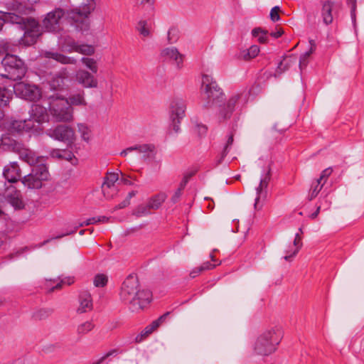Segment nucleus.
Listing matches in <instances>:
<instances>
[{
	"mask_svg": "<svg viewBox=\"0 0 364 364\" xmlns=\"http://www.w3.org/2000/svg\"><path fill=\"white\" fill-rule=\"evenodd\" d=\"M119 298L124 304L129 305L131 311H138L151 302L152 293L141 289L137 277L129 274L122 284Z\"/></svg>",
	"mask_w": 364,
	"mask_h": 364,
	"instance_id": "obj_1",
	"label": "nucleus"
},
{
	"mask_svg": "<svg viewBox=\"0 0 364 364\" xmlns=\"http://www.w3.org/2000/svg\"><path fill=\"white\" fill-rule=\"evenodd\" d=\"M283 338V332L280 327L275 326L262 332L253 344L255 353L267 356L273 353L277 348Z\"/></svg>",
	"mask_w": 364,
	"mask_h": 364,
	"instance_id": "obj_2",
	"label": "nucleus"
},
{
	"mask_svg": "<svg viewBox=\"0 0 364 364\" xmlns=\"http://www.w3.org/2000/svg\"><path fill=\"white\" fill-rule=\"evenodd\" d=\"M5 23L18 24L24 34L20 40V43L25 46H31L36 43L39 36V24L33 18H23L13 13H7L4 15Z\"/></svg>",
	"mask_w": 364,
	"mask_h": 364,
	"instance_id": "obj_3",
	"label": "nucleus"
},
{
	"mask_svg": "<svg viewBox=\"0 0 364 364\" xmlns=\"http://www.w3.org/2000/svg\"><path fill=\"white\" fill-rule=\"evenodd\" d=\"M95 8V0H83L78 7L67 10V19L76 29L87 31L90 26V16Z\"/></svg>",
	"mask_w": 364,
	"mask_h": 364,
	"instance_id": "obj_4",
	"label": "nucleus"
},
{
	"mask_svg": "<svg viewBox=\"0 0 364 364\" xmlns=\"http://www.w3.org/2000/svg\"><path fill=\"white\" fill-rule=\"evenodd\" d=\"M201 94L205 101L203 107L207 109L214 108L215 105L223 103L225 94L212 76L203 75Z\"/></svg>",
	"mask_w": 364,
	"mask_h": 364,
	"instance_id": "obj_5",
	"label": "nucleus"
},
{
	"mask_svg": "<svg viewBox=\"0 0 364 364\" xmlns=\"http://www.w3.org/2000/svg\"><path fill=\"white\" fill-rule=\"evenodd\" d=\"M0 146H1L5 150L17 153L19 155L20 159L31 166L40 162L39 159L41 157L37 156L35 152L26 148L23 144L14 140L9 134H4L1 136Z\"/></svg>",
	"mask_w": 364,
	"mask_h": 364,
	"instance_id": "obj_6",
	"label": "nucleus"
},
{
	"mask_svg": "<svg viewBox=\"0 0 364 364\" xmlns=\"http://www.w3.org/2000/svg\"><path fill=\"white\" fill-rule=\"evenodd\" d=\"M5 73L1 75L14 81L21 80L27 71V67L23 60L17 55L7 54L1 60Z\"/></svg>",
	"mask_w": 364,
	"mask_h": 364,
	"instance_id": "obj_7",
	"label": "nucleus"
},
{
	"mask_svg": "<svg viewBox=\"0 0 364 364\" xmlns=\"http://www.w3.org/2000/svg\"><path fill=\"white\" fill-rule=\"evenodd\" d=\"M48 112L57 122H70L73 120V108L63 98H55L49 102Z\"/></svg>",
	"mask_w": 364,
	"mask_h": 364,
	"instance_id": "obj_8",
	"label": "nucleus"
},
{
	"mask_svg": "<svg viewBox=\"0 0 364 364\" xmlns=\"http://www.w3.org/2000/svg\"><path fill=\"white\" fill-rule=\"evenodd\" d=\"M33 166L31 172L22 178L21 182L28 188L38 189L42 187L43 181L48 179V171L46 166L43 164Z\"/></svg>",
	"mask_w": 364,
	"mask_h": 364,
	"instance_id": "obj_9",
	"label": "nucleus"
},
{
	"mask_svg": "<svg viewBox=\"0 0 364 364\" xmlns=\"http://www.w3.org/2000/svg\"><path fill=\"white\" fill-rule=\"evenodd\" d=\"M67 18V10L57 8L48 12L42 21L43 28L48 32L58 33L61 31L62 18Z\"/></svg>",
	"mask_w": 364,
	"mask_h": 364,
	"instance_id": "obj_10",
	"label": "nucleus"
},
{
	"mask_svg": "<svg viewBox=\"0 0 364 364\" xmlns=\"http://www.w3.org/2000/svg\"><path fill=\"white\" fill-rule=\"evenodd\" d=\"M186 105L183 99L176 98L170 105V119L173 129L176 132L180 129L181 120L185 117Z\"/></svg>",
	"mask_w": 364,
	"mask_h": 364,
	"instance_id": "obj_11",
	"label": "nucleus"
},
{
	"mask_svg": "<svg viewBox=\"0 0 364 364\" xmlns=\"http://www.w3.org/2000/svg\"><path fill=\"white\" fill-rule=\"evenodd\" d=\"M47 134L55 140L72 144L75 140L74 129L68 125L60 124L47 131Z\"/></svg>",
	"mask_w": 364,
	"mask_h": 364,
	"instance_id": "obj_12",
	"label": "nucleus"
},
{
	"mask_svg": "<svg viewBox=\"0 0 364 364\" xmlns=\"http://www.w3.org/2000/svg\"><path fill=\"white\" fill-rule=\"evenodd\" d=\"M14 93L16 96L29 101H35L41 97L38 87L23 82H19L14 85Z\"/></svg>",
	"mask_w": 364,
	"mask_h": 364,
	"instance_id": "obj_13",
	"label": "nucleus"
},
{
	"mask_svg": "<svg viewBox=\"0 0 364 364\" xmlns=\"http://www.w3.org/2000/svg\"><path fill=\"white\" fill-rule=\"evenodd\" d=\"M240 97L241 94L236 93L229 98L227 103H219V105H215L214 107L218 108V117L220 122L231 117L232 114L235 110V106Z\"/></svg>",
	"mask_w": 364,
	"mask_h": 364,
	"instance_id": "obj_14",
	"label": "nucleus"
},
{
	"mask_svg": "<svg viewBox=\"0 0 364 364\" xmlns=\"http://www.w3.org/2000/svg\"><path fill=\"white\" fill-rule=\"evenodd\" d=\"M32 119L8 121L6 124L7 130L11 133H22L23 132H30L34 127Z\"/></svg>",
	"mask_w": 364,
	"mask_h": 364,
	"instance_id": "obj_15",
	"label": "nucleus"
},
{
	"mask_svg": "<svg viewBox=\"0 0 364 364\" xmlns=\"http://www.w3.org/2000/svg\"><path fill=\"white\" fill-rule=\"evenodd\" d=\"M6 200L15 209H22L24 207V203L22 200L20 191H18L16 187L10 186L8 187L4 193Z\"/></svg>",
	"mask_w": 364,
	"mask_h": 364,
	"instance_id": "obj_16",
	"label": "nucleus"
},
{
	"mask_svg": "<svg viewBox=\"0 0 364 364\" xmlns=\"http://www.w3.org/2000/svg\"><path fill=\"white\" fill-rule=\"evenodd\" d=\"M161 56L166 60H172L178 69L183 66L184 55L176 47L166 48L161 51Z\"/></svg>",
	"mask_w": 364,
	"mask_h": 364,
	"instance_id": "obj_17",
	"label": "nucleus"
},
{
	"mask_svg": "<svg viewBox=\"0 0 364 364\" xmlns=\"http://www.w3.org/2000/svg\"><path fill=\"white\" fill-rule=\"evenodd\" d=\"M79 84L86 88H95L97 87V79L88 71L79 70L75 75Z\"/></svg>",
	"mask_w": 364,
	"mask_h": 364,
	"instance_id": "obj_18",
	"label": "nucleus"
},
{
	"mask_svg": "<svg viewBox=\"0 0 364 364\" xmlns=\"http://www.w3.org/2000/svg\"><path fill=\"white\" fill-rule=\"evenodd\" d=\"M29 114V119H32L33 124L35 122L42 123L46 122L48 118L46 108L38 104H34L31 106Z\"/></svg>",
	"mask_w": 364,
	"mask_h": 364,
	"instance_id": "obj_19",
	"label": "nucleus"
},
{
	"mask_svg": "<svg viewBox=\"0 0 364 364\" xmlns=\"http://www.w3.org/2000/svg\"><path fill=\"white\" fill-rule=\"evenodd\" d=\"M79 306L77 309L78 314H83L92 311L93 308L92 299L90 292L87 291H82L80 292Z\"/></svg>",
	"mask_w": 364,
	"mask_h": 364,
	"instance_id": "obj_20",
	"label": "nucleus"
},
{
	"mask_svg": "<svg viewBox=\"0 0 364 364\" xmlns=\"http://www.w3.org/2000/svg\"><path fill=\"white\" fill-rule=\"evenodd\" d=\"M270 171L271 169L269 168L267 173L262 178L260 179L259 185L256 188L257 197L254 204L255 209H258L257 206L260 198H266L267 196V188L271 178ZM259 209H260V207Z\"/></svg>",
	"mask_w": 364,
	"mask_h": 364,
	"instance_id": "obj_21",
	"label": "nucleus"
},
{
	"mask_svg": "<svg viewBox=\"0 0 364 364\" xmlns=\"http://www.w3.org/2000/svg\"><path fill=\"white\" fill-rule=\"evenodd\" d=\"M4 178L9 183L18 181L21 177V169L17 162H11L6 165L3 171Z\"/></svg>",
	"mask_w": 364,
	"mask_h": 364,
	"instance_id": "obj_22",
	"label": "nucleus"
},
{
	"mask_svg": "<svg viewBox=\"0 0 364 364\" xmlns=\"http://www.w3.org/2000/svg\"><path fill=\"white\" fill-rule=\"evenodd\" d=\"M45 56L63 65H75L77 63V60L75 58L69 57L58 52H46Z\"/></svg>",
	"mask_w": 364,
	"mask_h": 364,
	"instance_id": "obj_23",
	"label": "nucleus"
},
{
	"mask_svg": "<svg viewBox=\"0 0 364 364\" xmlns=\"http://www.w3.org/2000/svg\"><path fill=\"white\" fill-rule=\"evenodd\" d=\"M14 94H15L14 86L12 87L0 86V107H7L13 99Z\"/></svg>",
	"mask_w": 364,
	"mask_h": 364,
	"instance_id": "obj_24",
	"label": "nucleus"
},
{
	"mask_svg": "<svg viewBox=\"0 0 364 364\" xmlns=\"http://www.w3.org/2000/svg\"><path fill=\"white\" fill-rule=\"evenodd\" d=\"M133 149L134 151H137L139 153L142 154V159L145 161L151 156L152 154L154 152L155 146L150 144H144L133 146Z\"/></svg>",
	"mask_w": 364,
	"mask_h": 364,
	"instance_id": "obj_25",
	"label": "nucleus"
},
{
	"mask_svg": "<svg viewBox=\"0 0 364 364\" xmlns=\"http://www.w3.org/2000/svg\"><path fill=\"white\" fill-rule=\"evenodd\" d=\"M167 198V195L165 193H159L151 196L149 198L147 203L152 210H157L160 208L161 204L165 201Z\"/></svg>",
	"mask_w": 364,
	"mask_h": 364,
	"instance_id": "obj_26",
	"label": "nucleus"
},
{
	"mask_svg": "<svg viewBox=\"0 0 364 364\" xmlns=\"http://www.w3.org/2000/svg\"><path fill=\"white\" fill-rule=\"evenodd\" d=\"M333 4L331 1H326L322 6L321 16L323 18V22L328 25L333 21L332 15Z\"/></svg>",
	"mask_w": 364,
	"mask_h": 364,
	"instance_id": "obj_27",
	"label": "nucleus"
},
{
	"mask_svg": "<svg viewBox=\"0 0 364 364\" xmlns=\"http://www.w3.org/2000/svg\"><path fill=\"white\" fill-rule=\"evenodd\" d=\"M95 223H97V220L95 219V217H92V218H88L85 221L80 223L79 225L77 227H75L73 230H70V231H68V232H67L65 233H63L61 235H57V236H55L54 237H52L51 239L45 240L42 243V245L48 243V242H50L52 240L60 239V238H62V237H65L66 235H70L74 234L77 231V229L78 227L87 226V225L95 224Z\"/></svg>",
	"mask_w": 364,
	"mask_h": 364,
	"instance_id": "obj_28",
	"label": "nucleus"
},
{
	"mask_svg": "<svg viewBox=\"0 0 364 364\" xmlns=\"http://www.w3.org/2000/svg\"><path fill=\"white\" fill-rule=\"evenodd\" d=\"M70 106L73 107V106H79V105H86V101L84 97V92L82 93H76L73 95H70L68 99H65Z\"/></svg>",
	"mask_w": 364,
	"mask_h": 364,
	"instance_id": "obj_29",
	"label": "nucleus"
},
{
	"mask_svg": "<svg viewBox=\"0 0 364 364\" xmlns=\"http://www.w3.org/2000/svg\"><path fill=\"white\" fill-rule=\"evenodd\" d=\"M53 312V310L50 308L39 309L33 313L32 318L35 321L45 320L49 318Z\"/></svg>",
	"mask_w": 364,
	"mask_h": 364,
	"instance_id": "obj_30",
	"label": "nucleus"
},
{
	"mask_svg": "<svg viewBox=\"0 0 364 364\" xmlns=\"http://www.w3.org/2000/svg\"><path fill=\"white\" fill-rule=\"evenodd\" d=\"M95 327V324L91 321H85L77 326L76 333L81 338L84 335L90 332Z\"/></svg>",
	"mask_w": 364,
	"mask_h": 364,
	"instance_id": "obj_31",
	"label": "nucleus"
},
{
	"mask_svg": "<svg viewBox=\"0 0 364 364\" xmlns=\"http://www.w3.org/2000/svg\"><path fill=\"white\" fill-rule=\"evenodd\" d=\"M77 132L80 134L82 139L86 142H89L91 136V130L90 127L84 123H78L77 124Z\"/></svg>",
	"mask_w": 364,
	"mask_h": 364,
	"instance_id": "obj_32",
	"label": "nucleus"
},
{
	"mask_svg": "<svg viewBox=\"0 0 364 364\" xmlns=\"http://www.w3.org/2000/svg\"><path fill=\"white\" fill-rule=\"evenodd\" d=\"M259 53V48L257 45L251 46L247 50L243 51V58L249 60L255 58Z\"/></svg>",
	"mask_w": 364,
	"mask_h": 364,
	"instance_id": "obj_33",
	"label": "nucleus"
},
{
	"mask_svg": "<svg viewBox=\"0 0 364 364\" xmlns=\"http://www.w3.org/2000/svg\"><path fill=\"white\" fill-rule=\"evenodd\" d=\"M323 183L319 182L318 181L316 180L311 185V187L310 188L309 195V200H312L314 198H315L319 192L321 191Z\"/></svg>",
	"mask_w": 364,
	"mask_h": 364,
	"instance_id": "obj_34",
	"label": "nucleus"
},
{
	"mask_svg": "<svg viewBox=\"0 0 364 364\" xmlns=\"http://www.w3.org/2000/svg\"><path fill=\"white\" fill-rule=\"evenodd\" d=\"M77 48L78 43L74 40L66 41L61 45L62 50L67 53H77Z\"/></svg>",
	"mask_w": 364,
	"mask_h": 364,
	"instance_id": "obj_35",
	"label": "nucleus"
},
{
	"mask_svg": "<svg viewBox=\"0 0 364 364\" xmlns=\"http://www.w3.org/2000/svg\"><path fill=\"white\" fill-rule=\"evenodd\" d=\"M150 210L151 209H150L148 203H146V205L141 204V205H138L134 210L133 215L138 218L146 216V215L151 214Z\"/></svg>",
	"mask_w": 364,
	"mask_h": 364,
	"instance_id": "obj_36",
	"label": "nucleus"
},
{
	"mask_svg": "<svg viewBox=\"0 0 364 364\" xmlns=\"http://www.w3.org/2000/svg\"><path fill=\"white\" fill-rule=\"evenodd\" d=\"M119 179L117 173H108L105 178V181L102 186H116L115 183Z\"/></svg>",
	"mask_w": 364,
	"mask_h": 364,
	"instance_id": "obj_37",
	"label": "nucleus"
},
{
	"mask_svg": "<svg viewBox=\"0 0 364 364\" xmlns=\"http://www.w3.org/2000/svg\"><path fill=\"white\" fill-rule=\"evenodd\" d=\"M136 28L139 31L140 35L143 36L144 37H147L150 35V31L148 26V23L145 20L139 21L136 26Z\"/></svg>",
	"mask_w": 364,
	"mask_h": 364,
	"instance_id": "obj_38",
	"label": "nucleus"
},
{
	"mask_svg": "<svg viewBox=\"0 0 364 364\" xmlns=\"http://www.w3.org/2000/svg\"><path fill=\"white\" fill-rule=\"evenodd\" d=\"M81 61L89 70H91L92 73H97L98 67L97 65V62L95 59L83 57L81 58Z\"/></svg>",
	"mask_w": 364,
	"mask_h": 364,
	"instance_id": "obj_39",
	"label": "nucleus"
},
{
	"mask_svg": "<svg viewBox=\"0 0 364 364\" xmlns=\"http://www.w3.org/2000/svg\"><path fill=\"white\" fill-rule=\"evenodd\" d=\"M66 77L61 75H56L55 77L51 81V86L53 89L61 90L65 85Z\"/></svg>",
	"mask_w": 364,
	"mask_h": 364,
	"instance_id": "obj_40",
	"label": "nucleus"
},
{
	"mask_svg": "<svg viewBox=\"0 0 364 364\" xmlns=\"http://www.w3.org/2000/svg\"><path fill=\"white\" fill-rule=\"evenodd\" d=\"M102 191L107 199H112L118 193L117 186H102Z\"/></svg>",
	"mask_w": 364,
	"mask_h": 364,
	"instance_id": "obj_41",
	"label": "nucleus"
},
{
	"mask_svg": "<svg viewBox=\"0 0 364 364\" xmlns=\"http://www.w3.org/2000/svg\"><path fill=\"white\" fill-rule=\"evenodd\" d=\"M15 46L8 40L0 41V51L6 53V55L14 51Z\"/></svg>",
	"mask_w": 364,
	"mask_h": 364,
	"instance_id": "obj_42",
	"label": "nucleus"
},
{
	"mask_svg": "<svg viewBox=\"0 0 364 364\" xmlns=\"http://www.w3.org/2000/svg\"><path fill=\"white\" fill-rule=\"evenodd\" d=\"M95 48L91 45L87 44H78V48L77 50V53L86 55H91L94 54L95 53Z\"/></svg>",
	"mask_w": 364,
	"mask_h": 364,
	"instance_id": "obj_43",
	"label": "nucleus"
},
{
	"mask_svg": "<svg viewBox=\"0 0 364 364\" xmlns=\"http://www.w3.org/2000/svg\"><path fill=\"white\" fill-rule=\"evenodd\" d=\"M108 282V278L107 275L104 274H98L94 278V285L96 287H104L107 285Z\"/></svg>",
	"mask_w": 364,
	"mask_h": 364,
	"instance_id": "obj_44",
	"label": "nucleus"
},
{
	"mask_svg": "<svg viewBox=\"0 0 364 364\" xmlns=\"http://www.w3.org/2000/svg\"><path fill=\"white\" fill-rule=\"evenodd\" d=\"M294 246H296V249L294 250V252H292L291 255H286L284 257V259L286 260V261H289L290 259L295 256L297 252H299V250L300 249L301 246V237L299 236V233H296V236H295V239L294 240Z\"/></svg>",
	"mask_w": 364,
	"mask_h": 364,
	"instance_id": "obj_45",
	"label": "nucleus"
},
{
	"mask_svg": "<svg viewBox=\"0 0 364 364\" xmlns=\"http://www.w3.org/2000/svg\"><path fill=\"white\" fill-rule=\"evenodd\" d=\"M346 3L348 6L350 7V17L352 22L355 26V21H356V7H357V0H346Z\"/></svg>",
	"mask_w": 364,
	"mask_h": 364,
	"instance_id": "obj_46",
	"label": "nucleus"
},
{
	"mask_svg": "<svg viewBox=\"0 0 364 364\" xmlns=\"http://www.w3.org/2000/svg\"><path fill=\"white\" fill-rule=\"evenodd\" d=\"M153 331L151 330V328L148 325L144 328V330L141 331V332L138 334L135 338L136 343H140L145 338H146L149 335H150Z\"/></svg>",
	"mask_w": 364,
	"mask_h": 364,
	"instance_id": "obj_47",
	"label": "nucleus"
},
{
	"mask_svg": "<svg viewBox=\"0 0 364 364\" xmlns=\"http://www.w3.org/2000/svg\"><path fill=\"white\" fill-rule=\"evenodd\" d=\"M233 136H234V135L232 133H230V135L228 136V139L227 140L226 144L225 145L224 149L221 154V159L220 160L223 159L228 154L230 148L234 141Z\"/></svg>",
	"mask_w": 364,
	"mask_h": 364,
	"instance_id": "obj_48",
	"label": "nucleus"
},
{
	"mask_svg": "<svg viewBox=\"0 0 364 364\" xmlns=\"http://www.w3.org/2000/svg\"><path fill=\"white\" fill-rule=\"evenodd\" d=\"M167 38L169 43H176L178 39V31L174 28H170L168 31Z\"/></svg>",
	"mask_w": 364,
	"mask_h": 364,
	"instance_id": "obj_49",
	"label": "nucleus"
},
{
	"mask_svg": "<svg viewBox=\"0 0 364 364\" xmlns=\"http://www.w3.org/2000/svg\"><path fill=\"white\" fill-rule=\"evenodd\" d=\"M332 172L333 168L331 167H328L321 172L320 177L316 180L325 184L328 178L331 175Z\"/></svg>",
	"mask_w": 364,
	"mask_h": 364,
	"instance_id": "obj_50",
	"label": "nucleus"
},
{
	"mask_svg": "<svg viewBox=\"0 0 364 364\" xmlns=\"http://www.w3.org/2000/svg\"><path fill=\"white\" fill-rule=\"evenodd\" d=\"M280 9L279 6H276L273 7L270 11V18L273 22L278 21L280 19V16L279 15V11Z\"/></svg>",
	"mask_w": 364,
	"mask_h": 364,
	"instance_id": "obj_51",
	"label": "nucleus"
},
{
	"mask_svg": "<svg viewBox=\"0 0 364 364\" xmlns=\"http://www.w3.org/2000/svg\"><path fill=\"white\" fill-rule=\"evenodd\" d=\"M309 44H310V48L308 51L305 52L304 54L301 55L303 58H309L311 54L314 52L316 48V42L313 39L309 40Z\"/></svg>",
	"mask_w": 364,
	"mask_h": 364,
	"instance_id": "obj_52",
	"label": "nucleus"
},
{
	"mask_svg": "<svg viewBox=\"0 0 364 364\" xmlns=\"http://www.w3.org/2000/svg\"><path fill=\"white\" fill-rule=\"evenodd\" d=\"M62 159L70 161L75 157L73 153L70 150L62 149Z\"/></svg>",
	"mask_w": 364,
	"mask_h": 364,
	"instance_id": "obj_53",
	"label": "nucleus"
},
{
	"mask_svg": "<svg viewBox=\"0 0 364 364\" xmlns=\"http://www.w3.org/2000/svg\"><path fill=\"white\" fill-rule=\"evenodd\" d=\"M182 192L183 191L181 190V188H177L176 191L174 192L173 195L172 196L171 198V200L173 203H176L181 195H182Z\"/></svg>",
	"mask_w": 364,
	"mask_h": 364,
	"instance_id": "obj_54",
	"label": "nucleus"
},
{
	"mask_svg": "<svg viewBox=\"0 0 364 364\" xmlns=\"http://www.w3.org/2000/svg\"><path fill=\"white\" fill-rule=\"evenodd\" d=\"M216 265L214 264H212L211 262H205L204 263H203L200 266V269L198 272H203V271H205V270H209V269H213Z\"/></svg>",
	"mask_w": 364,
	"mask_h": 364,
	"instance_id": "obj_55",
	"label": "nucleus"
},
{
	"mask_svg": "<svg viewBox=\"0 0 364 364\" xmlns=\"http://www.w3.org/2000/svg\"><path fill=\"white\" fill-rule=\"evenodd\" d=\"M50 155L53 158H57V159H62V155H63L62 149H53L50 151Z\"/></svg>",
	"mask_w": 364,
	"mask_h": 364,
	"instance_id": "obj_56",
	"label": "nucleus"
},
{
	"mask_svg": "<svg viewBox=\"0 0 364 364\" xmlns=\"http://www.w3.org/2000/svg\"><path fill=\"white\" fill-rule=\"evenodd\" d=\"M196 132L200 136H203L207 132V127L205 125H197Z\"/></svg>",
	"mask_w": 364,
	"mask_h": 364,
	"instance_id": "obj_57",
	"label": "nucleus"
},
{
	"mask_svg": "<svg viewBox=\"0 0 364 364\" xmlns=\"http://www.w3.org/2000/svg\"><path fill=\"white\" fill-rule=\"evenodd\" d=\"M130 202L129 201V199L125 198L123 201H122L120 203L115 206V210L122 209L128 206Z\"/></svg>",
	"mask_w": 364,
	"mask_h": 364,
	"instance_id": "obj_58",
	"label": "nucleus"
},
{
	"mask_svg": "<svg viewBox=\"0 0 364 364\" xmlns=\"http://www.w3.org/2000/svg\"><path fill=\"white\" fill-rule=\"evenodd\" d=\"M136 1L141 5H147L149 8H151L154 0H136Z\"/></svg>",
	"mask_w": 364,
	"mask_h": 364,
	"instance_id": "obj_59",
	"label": "nucleus"
},
{
	"mask_svg": "<svg viewBox=\"0 0 364 364\" xmlns=\"http://www.w3.org/2000/svg\"><path fill=\"white\" fill-rule=\"evenodd\" d=\"M308 64V59L307 58H303V56H300V59H299V67H300V69L301 70L303 68H305Z\"/></svg>",
	"mask_w": 364,
	"mask_h": 364,
	"instance_id": "obj_60",
	"label": "nucleus"
},
{
	"mask_svg": "<svg viewBox=\"0 0 364 364\" xmlns=\"http://www.w3.org/2000/svg\"><path fill=\"white\" fill-rule=\"evenodd\" d=\"M262 33H264V31L260 28H255L252 31V34L254 37H257L260 33L262 34Z\"/></svg>",
	"mask_w": 364,
	"mask_h": 364,
	"instance_id": "obj_61",
	"label": "nucleus"
},
{
	"mask_svg": "<svg viewBox=\"0 0 364 364\" xmlns=\"http://www.w3.org/2000/svg\"><path fill=\"white\" fill-rule=\"evenodd\" d=\"M200 269V267L194 268L191 272H190V277L191 278L196 277L201 272H198Z\"/></svg>",
	"mask_w": 364,
	"mask_h": 364,
	"instance_id": "obj_62",
	"label": "nucleus"
},
{
	"mask_svg": "<svg viewBox=\"0 0 364 364\" xmlns=\"http://www.w3.org/2000/svg\"><path fill=\"white\" fill-rule=\"evenodd\" d=\"M133 151H134L133 146H129V147L122 150L119 154L121 156H126L128 154V153L132 152Z\"/></svg>",
	"mask_w": 364,
	"mask_h": 364,
	"instance_id": "obj_63",
	"label": "nucleus"
},
{
	"mask_svg": "<svg viewBox=\"0 0 364 364\" xmlns=\"http://www.w3.org/2000/svg\"><path fill=\"white\" fill-rule=\"evenodd\" d=\"M189 180H188V177L183 178L182 181L180 183L178 188H181L182 191L185 188Z\"/></svg>",
	"mask_w": 364,
	"mask_h": 364,
	"instance_id": "obj_64",
	"label": "nucleus"
}]
</instances>
